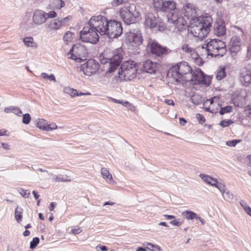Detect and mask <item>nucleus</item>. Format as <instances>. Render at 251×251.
Listing matches in <instances>:
<instances>
[{
  "label": "nucleus",
  "instance_id": "nucleus-13",
  "mask_svg": "<svg viewBox=\"0 0 251 251\" xmlns=\"http://www.w3.org/2000/svg\"><path fill=\"white\" fill-rule=\"evenodd\" d=\"M122 50L121 49H118L117 50L113 52V55L111 58H107L108 60L106 62H102L103 63L106 62L108 63L109 68L106 71L107 73L111 74L115 71V70L118 67L120 64L123 55L122 54Z\"/></svg>",
  "mask_w": 251,
  "mask_h": 251
},
{
  "label": "nucleus",
  "instance_id": "nucleus-35",
  "mask_svg": "<svg viewBox=\"0 0 251 251\" xmlns=\"http://www.w3.org/2000/svg\"><path fill=\"white\" fill-rule=\"evenodd\" d=\"M75 34L71 31H67L63 36V40L66 44H69L73 41Z\"/></svg>",
  "mask_w": 251,
  "mask_h": 251
},
{
  "label": "nucleus",
  "instance_id": "nucleus-16",
  "mask_svg": "<svg viewBox=\"0 0 251 251\" xmlns=\"http://www.w3.org/2000/svg\"><path fill=\"white\" fill-rule=\"evenodd\" d=\"M71 19V16H67L63 18L52 20L47 24V28L50 31H56L67 25Z\"/></svg>",
  "mask_w": 251,
  "mask_h": 251
},
{
  "label": "nucleus",
  "instance_id": "nucleus-7",
  "mask_svg": "<svg viewBox=\"0 0 251 251\" xmlns=\"http://www.w3.org/2000/svg\"><path fill=\"white\" fill-rule=\"evenodd\" d=\"M125 41L129 48L132 50L138 48L143 41L140 30L133 29L127 32Z\"/></svg>",
  "mask_w": 251,
  "mask_h": 251
},
{
  "label": "nucleus",
  "instance_id": "nucleus-48",
  "mask_svg": "<svg viewBox=\"0 0 251 251\" xmlns=\"http://www.w3.org/2000/svg\"><path fill=\"white\" fill-rule=\"evenodd\" d=\"M19 193L21 195L25 198H28L30 195V191L28 190L21 189L19 191Z\"/></svg>",
  "mask_w": 251,
  "mask_h": 251
},
{
  "label": "nucleus",
  "instance_id": "nucleus-26",
  "mask_svg": "<svg viewBox=\"0 0 251 251\" xmlns=\"http://www.w3.org/2000/svg\"><path fill=\"white\" fill-rule=\"evenodd\" d=\"M63 92L69 96L70 97L73 98L75 97H79L81 96H90L91 95V93L89 92L86 93H82L79 92L77 91L76 89H75L73 88H71L69 86H66L63 88Z\"/></svg>",
  "mask_w": 251,
  "mask_h": 251
},
{
  "label": "nucleus",
  "instance_id": "nucleus-2",
  "mask_svg": "<svg viewBox=\"0 0 251 251\" xmlns=\"http://www.w3.org/2000/svg\"><path fill=\"white\" fill-rule=\"evenodd\" d=\"M213 20L210 16H203L193 19L189 26V32L194 37L203 39L210 30Z\"/></svg>",
  "mask_w": 251,
  "mask_h": 251
},
{
  "label": "nucleus",
  "instance_id": "nucleus-20",
  "mask_svg": "<svg viewBox=\"0 0 251 251\" xmlns=\"http://www.w3.org/2000/svg\"><path fill=\"white\" fill-rule=\"evenodd\" d=\"M35 126L39 129L46 131H50L57 128V126L55 123H48L42 118H38L36 120Z\"/></svg>",
  "mask_w": 251,
  "mask_h": 251
},
{
  "label": "nucleus",
  "instance_id": "nucleus-3",
  "mask_svg": "<svg viewBox=\"0 0 251 251\" xmlns=\"http://www.w3.org/2000/svg\"><path fill=\"white\" fill-rule=\"evenodd\" d=\"M169 74L176 82H188L192 80V69L186 62H181L172 67Z\"/></svg>",
  "mask_w": 251,
  "mask_h": 251
},
{
  "label": "nucleus",
  "instance_id": "nucleus-11",
  "mask_svg": "<svg viewBox=\"0 0 251 251\" xmlns=\"http://www.w3.org/2000/svg\"><path fill=\"white\" fill-rule=\"evenodd\" d=\"M168 21L175 25L179 30L184 28L187 25L186 21L181 16L177 9L168 15Z\"/></svg>",
  "mask_w": 251,
  "mask_h": 251
},
{
  "label": "nucleus",
  "instance_id": "nucleus-10",
  "mask_svg": "<svg viewBox=\"0 0 251 251\" xmlns=\"http://www.w3.org/2000/svg\"><path fill=\"white\" fill-rule=\"evenodd\" d=\"M153 5L155 9L162 12H169L177 9L174 0H153Z\"/></svg>",
  "mask_w": 251,
  "mask_h": 251
},
{
  "label": "nucleus",
  "instance_id": "nucleus-59",
  "mask_svg": "<svg viewBox=\"0 0 251 251\" xmlns=\"http://www.w3.org/2000/svg\"><path fill=\"white\" fill-rule=\"evenodd\" d=\"M7 130L5 129H0V136H8V134H7Z\"/></svg>",
  "mask_w": 251,
  "mask_h": 251
},
{
  "label": "nucleus",
  "instance_id": "nucleus-31",
  "mask_svg": "<svg viewBox=\"0 0 251 251\" xmlns=\"http://www.w3.org/2000/svg\"><path fill=\"white\" fill-rule=\"evenodd\" d=\"M199 176L205 183L212 186L215 185L217 180L216 178L206 174H201Z\"/></svg>",
  "mask_w": 251,
  "mask_h": 251
},
{
  "label": "nucleus",
  "instance_id": "nucleus-9",
  "mask_svg": "<svg viewBox=\"0 0 251 251\" xmlns=\"http://www.w3.org/2000/svg\"><path fill=\"white\" fill-rule=\"evenodd\" d=\"M90 26L83 27L80 32V38L84 42L92 44L97 43L99 39L98 33L97 30L93 27L89 23Z\"/></svg>",
  "mask_w": 251,
  "mask_h": 251
},
{
  "label": "nucleus",
  "instance_id": "nucleus-29",
  "mask_svg": "<svg viewBox=\"0 0 251 251\" xmlns=\"http://www.w3.org/2000/svg\"><path fill=\"white\" fill-rule=\"evenodd\" d=\"M181 49L189 57H191L194 60L197 56L195 50L188 44H184L182 45Z\"/></svg>",
  "mask_w": 251,
  "mask_h": 251
},
{
  "label": "nucleus",
  "instance_id": "nucleus-30",
  "mask_svg": "<svg viewBox=\"0 0 251 251\" xmlns=\"http://www.w3.org/2000/svg\"><path fill=\"white\" fill-rule=\"evenodd\" d=\"M50 176H51V180L54 182L71 181L70 177L67 175L62 174L55 175L51 173L50 174Z\"/></svg>",
  "mask_w": 251,
  "mask_h": 251
},
{
  "label": "nucleus",
  "instance_id": "nucleus-17",
  "mask_svg": "<svg viewBox=\"0 0 251 251\" xmlns=\"http://www.w3.org/2000/svg\"><path fill=\"white\" fill-rule=\"evenodd\" d=\"M192 80L190 81H195V83H201L205 85H208L210 83V77L205 75L199 68L195 69L193 73L192 72Z\"/></svg>",
  "mask_w": 251,
  "mask_h": 251
},
{
  "label": "nucleus",
  "instance_id": "nucleus-23",
  "mask_svg": "<svg viewBox=\"0 0 251 251\" xmlns=\"http://www.w3.org/2000/svg\"><path fill=\"white\" fill-rule=\"evenodd\" d=\"M46 17L45 11L36 9L33 13L32 23L35 25H41L47 21Z\"/></svg>",
  "mask_w": 251,
  "mask_h": 251
},
{
  "label": "nucleus",
  "instance_id": "nucleus-63",
  "mask_svg": "<svg viewBox=\"0 0 251 251\" xmlns=\"http://www.w3.org/2000/svg\"><path fill=\"white\" fill-rule=\"evenodd\" d=\"M234 29H235L234 31L235 32H238L239 34H240L241 35H242L243 34V30L241 28H240L239 27L235 26H234Z\"/></svg>",
  "mask_w": 251,
  "mask_h": 251
},
{
  "label": "nucleus",
  "instance_id": "nucleus-12",
  "mask_svg": "<svg viewBox=\"0 0 251 251\" xmlns=\"http://www.w3.org/2000/svg\"><path fill=\"white\" fill-rule=\"evenodd\" d=\"M145 25L150 28H157L162 31L165 28V25L162 20L151 13H148L145 16Z\"/></svg>",
  "mask_w": 251,
  "mask_h": 251
},
{
  "label": "nucleus",
  "instance_id": "nucleus-4",
  "mask_svg": "<svg viewBox=\"0 0 251 251\" xmlns=\"http://www.w3.org/2000/svg\"><path fill=\"white\" fill-rule=\"evenodd\" d=\"M137 66L133 61H125L119 69L118 75L115 76L117 82L130 81L134 79L137 75Z\"/></svg>",
  "mask_w": 251,
  "mask_h": 251
},
{
  "label": "nucleus",
  "instance_id": "nucleus-53",
  "mask_svg": "<svg viewBox=\"0 0 251 251\" xmlns=\"http://www.w3.org/2000/svg\"><path fill=\"white\" fill-rule=\"evenodd\" d=\"M192 102L195 104H198L201 101V98L198 95H194L191 98Z\"/></svg>",
  "mask_w": 251,
  "mask_h": 251
},
{
  "label": "nucleus",
  "instance_id": "nucleus-40",
  "mask_svg": "<svg viewBox=\"0 0 251 251\" xmlns=\"http://www.w3.org/2000/svg\"><path fill=\"white\" fill-rule=\"evenodd\" d=\"M222 195L225 201H229L232 199L233 194L230 191L226 189L224 192L222 194Z\"/></svg>",
  "mask_w": 251,
  "mask_h": 251
},
{
  "label": "nucleus",
  "instance_id": "nucleus-43",
  "mask_svg": "<svg viewBox=\"0 0 251 251\" xmlns=\"http://www.w3.org/2000/svg\"><path fill=\"white\" fill-rule=\"evenodd\" d=\"M31 118L29 114L25 113L23 115L22 122L23 124L28 125L31 121Z\"/></svg>",
  "mask_w": 251,
  "mask_h": 251
},
{
  "label": "nucleus",
  "instance_id": "nucleus-28",
  "mask_svg": "<svg viewBox=\"0 0 251 251\" xmlns=\"http://www.w3.org/2000/svg\"><path fill=\"white\" fill-rule=\"evenodd\" d=\"M181 215L185 219L187 220H199L201 222L202 225L204 224L203 220L200 216H199L198 214H197L196 213L193 211L189 210H185L182 212Z\"/></svg>",
  "mask_w": 251,
  "mask_h": 251
},
{
  "label": "nucleus",
  "instance_id": "nucleus-49",
  "mask_svg": "<svg viewBox=\"0 0 251 251\" xmlns=\"http://www.w3.org/2000/svg\"><path fill=\"white\" fill-rule=\"evenodd\" d=\"M123 105L132 111L135 110V107L132 103L127 101L124 102Z\"/></svg>",
  "mask_w": 251,
  "mask_h": 251
},
{
  "label": "nucleus",
  "instance_id": "nucleus-37",
  "mask_svg": "<svg viewBox=\"0 0 251 251\" xmlns=\"http://www.w3.org/2000/svg\"><path fill=\"white\" fill-rule=\"evenodd\" d=\"M54 9H60L65 5V2L62 0H54L52 2Z\"/></svg>",
  "mask_w": 251,
  "mask_h": 251
},
{
  "label": "nucleus",
  "instance_id": "nucleus-44",
  "mask_svg": "<svg viewBox=\"0 0 251 251\" xmlns=\"http://www.w3.org/2000/svg\"><path fill=\"white\" fill-rule=\"evenodd\" d=\"M232 107L231 106H226L225 107H221L220 108V113L223 115L226 113L230 112L232 111Z\"/></svg>",
  "mask_w": 251,
  "mask_h": 251
},
{
  "label": "nucleus",
  "instance_id": "nucleus-6",
  "mask_svg": "<svg viewBox=\"0 0 251 251\" xmlns=\"http://www.w3.org/2000/svg\"><path fill=\"white\" fill-rule=\"evenodd\" d=\"M88 54V50L83 44L76 43L68 53V56L70 59L80 62L87 57Z\"/></svg>",
  "mask_w": 251,
  "mask_h": 251
},
{
  "label": "nucleus",
  "instance_id": "nucleus-42",
  "mask_svg": "<svg viewBox=\"0 0 251 251\" xmlns=\"http://www.w3.org/2000/svg\"><path fill=\"white\" fill-rule=\"evenodd\" d=\"M129 0H113L111 1V4L113 7H117L126 3Z\"/></svg>",
  "mask_w": 251,
  "mask_h": 251
},
{
  "label": "nucleus",
  "instance_id": "nucleus-51",
  "mask_svg": "<svg viewBox=\"0 0 251 251\" xmlns=\"http://www.w3.org/2000/svg\"><path fill=\"white\" fill-rule=\"evenodd\" d=\"M233 123V121L231 120H223L221 122V123H220L219 125L221 126H222V127H227V126H229V125L232 124Z\"/></svg>",
  "mask_w": 251,
  "mask_h": 251
},
{
  "label": "nucleus",
  "instance_id": "nucleus-64",
  "mask_svg": "<svg viewBox=\"0 0 251 251\" xmlns=\"http://www.w3.org/2000/svg\"><path fill=\"white\" fill-rule=\"evenodd\" d=\"M164 102L168 105H174L175 103L172 100H165Z\"/></svg>",
  "mask_w": 251,
  "mask_h": 251
},
{
  "label": "nucleus",
  "instance_id": "nucleus-38",
  "mask_svg": "<svg viewBox=\"0 0 251 251\" xmlns=\"http://www.w3.org/2000/svg\"><path fill=\"white\" fill-rule=\"evenodd\" d=\"M240 204L242 208L244 209L245 212L251 217V208L247 203V202L244 201H241Z\"/></svg>",
  "mask_w": 251,
  "mask_h": 251
},
{
  "label": "nucleus",
  "instance_id": "nucleus-50",
  "mask_svg": "<svg viewBox=\"0 0 251 251\" xmlns=\"http://www.w3.org/2000/svg\"><path fill=\"white\" fill-rule=\"evenodd\" d=\"M241 142L240 140H232L226 142V145L229 147H235L238 143Z\"/></svg>",
  "mask_w": 251,
  "mask_h": 251
},
{
  "label": "nucleus",
  "instance_id": "nucleus-24",
  "mask_svg": "<svg viewBox=\"0 0 251 251\" xmlns=\"http://www.w3.org/2000/svg\"><path fill=\"white\" fill-rule=\"evenodd\" d=\"M160 65L150 60H147L143 63V70L151 74H155L159 69Z\"/></svg>",
  "mask_w": 251,
  "mask_h": 251
},
{
  "label": "nucleus",
  "instance_id": "nucleus-41",
  "mask_svg": "<svg viewBox=\"0 0 251 251\" xmlns=\"http://www.w3.org/2000/svg\"><path fill=\"white\" fill-rule=\"evenodd\" d=\"M213 186L217 188L221 194L224 192V191L227 189L224 183L218 182V180H217L215 185H214Z\"/></svg>",
  "mask_w": 251,
  "mask_h": 251
},
{
  "label": "nucleus",
  "instance_id": "nucleus-47",
  "mask_svg": "<svg viewBox=\"0 0 251 251\" xmlns=\"http://www.w3.org/2000/svg\"><path fill=\"white\" fill-rule=\"evenodd\" d=\"M82 232V229L78 226H73L72 228L70 233L73 234H78Z\"/></svg>",
  "mask_w": 251,
  "mask_h": 251
},
{
  "label": "nucleus",
  "instance_id": "nucleus-19",
  "mask_svg": "<svg viewBox=\"0 0 251 251\" xmlns=\"http://www.w3.org/2000/svg\"><path fill=\"white\" fill-rule=\"evenodd\" d=\"M219 97H214L211 99L205 100L203 102V106L207 111L211 113H217L221 107Z\"/></svg>",
  "mask_w": 251,
  "mask_h": 251
},
{
  "label": "nucleus",
  "instance_id": "nucleus-57",
  "mask_svg": "<svg viewBox=\"0 0 251 251\" xmlns=\"http://www.w3.org/2000/svg\"><path fill=\"white\" fill-rule=\"evenodd\" d=\"M14 106L6 107L4 109V112L6 113H13Z\"/></svg>",
  "mask_w": 251,
  "mask_h": 251
},
{
  "label": "nucleus",
  "instance_id": "nucleus-15",
  "mask_svg": "<svg viewBox=\"0 0 251 251\" xmlns=\"http://www.w3.org/2000/svg\"><path fill=\"white\" fill-rule=\"evenodd\" d=\"M148 48L152 54L159 57L167 54L169 52L167 48L162 46L154 40H149Z\"/></svg>",
  "mask_w": 251,
  "mask_h": 251
},
{
  "label": "nucleus",
  "instance_id": "nucleus-62",
  "mask_svg": "<svg viewBox=\"0 0 251 251\" xmlns=\"http://www.w3.org/2000/svg\"><path fill=\"white\" fill-rule=\"evenodd\" d=\"M55 206H56L55 203H54L53 202H51L49 207V210L50 211H52L54 209Z\"/></svg>",
  "mask_w": 251,
  "mask_h": 251
},
{
  "label": "nucleus",
  "instance_id": "nucleus-8",
  "mask_svg": "<svg viewBox=\"0 0 251 251\" xmlns=\"http://www.w3.org/2000/svg\"><path fill=\"white\" fill-rule=\"evenodd\" d=\"M211 56H223L226 52V44L218 39H212L207 43Z\"/></svg>",
  "mask_w": 251,
  "mask_h": 251
},
{
  "label": "nucleus",
  "instance_id": "nucleus-14",
  "mask_svg": "<svg viewBox=\"0 0 251 251\" xmlns=\"http://www.w3.org/2000/svg\"><path fill=\"white\" fill-rule=\"evenodd\" d=\"M100 69V65L98 61L89 59L80 66V70L87 76H91L97 73Z\"/></svg>",
  "mask_w": 251,
  "mask_h": 251
},
{
  "label": "nucleus",
  "instance_id": "nucleus-45",
  "mask_svg": "<svg viewBox=\"0 0 251 251\" xmlns=\"http://www.w3.org/2000/svg\"><path fill=\"white\" fill-rule=\"evenodd\" d=\"M39 243V239L38 237H34L30 243V248L33 249L36 248Z\"/></svg>",
  "mask_w": 251,
  "mask_h": 251
},
{
  "label": "nucleus",
  "instance_id": "nucleus-22",
  "mask_svg": "<svg viewBox=\"0 0 251 251\" xmlns=\"http://www.w3.org/2000/svg\"><path fill=\"white\" fill-rule=\"evenodd\" d=\"M181 12L187 18H193L196 15V7L192 3H185L181 8Z\"/></svg>",
  "mask_w": 251,
  "mask_h": 251
},
{
  "label": "nucleus",
  "instance_id": "nucleus-55",
  "mask_svg": "<svg viewBox=\"0 0 251 251\" xmlns=\"http://www.w3.org/2000/svg\"><path fill=\"white\" fill-rule=\"evenodd\" d=\"M245 113L247 116L251 120V104L246 107Z\"/></svg>",
  "mask_w": 251,
  "mask_h": 251
},
{
  "label": "nucleus",
  "instance_id": "nucleus-36",
  "mask_svg": "<svg viewBox=\"0 0 251 251\" xmlns=\"http://www.w3.org/2000/svg\"><path fill=\"white\" fill-rule=\"evenodd\" d=\"M40 77L45 80H48L50 81L56 82V78L53 74L48 75L46 73H42Z\"/></svg>",
  "mask_w": 251,
  "mask_h": 251
},
{
  "label": "nucleus",
  "instance_id": "nucleus-56",
  "mask_svg": "<svg viewBox=\"0 0 251 251\" xmlns=\"http://www.w3.org/2000/svg\"><path fill=\"white\" fill-rule=\"evenodd\" d=\"M196 117H197V119L198 120L199 123L201 124H203L205 121V120L204 117L202 115H201V114H197L196 115Z\"/></svg>",
  "mask_w": 251,
  "mask_h": 251
},
{
  "label": "nucleus",
  "instance_id": "nucleus-39",
  "mask_svg": "<svg viewBox=\"0 0 251 251\" xmlns=\"http://www.w3.org/2000/svg\"><path fill=\"white\" fill-rule=\"evenodd\" d=\"M226 75L225 73V68L222 67L219 68L218 70L217 75H216V78L219 80H222L223 79Z\"/></svg>",
  "mask_w": 251,
  "mask_h": 251
},
{
  "label": "nucleus",
  "instance_id": "nucleus-1",
  "mask_svg": "<svg viewBox=\"0 0 251 251\" xmlns=\"http://www.w3.org/2000/svg\"><path fill=\"white\" fill-rule=\"evenodd\" d=\"M90 25L101 35H106L111 39L118 38L123 33L121 23L115 20H107L103 16L92 17L89 20Z\"/></svg>",
  "mask_w": 251,
  "mask_h": 251
},
{
  "label": "nucleus",
  "instance_id": "nucleus-60",
  "mask_svg": "<svg viewBox=\"0 0 251 251\" xmlns=\"http://www.w3.org/2000/svg\"><path fill=\"white\" fill-rule=\"evenodd\" d=\"M148 249L151 251H162L160 247L157 245H156L153 249L148 248Z\"/></svg>",
  "mask_w": 251,
  "mask_h": 251
},
{
  "label": "nucleus",
  "instance_id": "nucleus-32",
  "mask_svg": "<svg viewBox=\"0 0 251 251\" xmlns=\"http://www.w3.org/2000/svg\"><path fill=\"white\" fill-rule=\"evenodd\" d=\"M24 45L28 48H31L33 49L37 48V45L36 42L34 41V39L32 37H26L23 39Z\"/></svg>",
  "mask_w": 251,
  "mask_h": 251
},
{
  "label": "nucleus",
  "instance_id": "nucleus-54",
  "mask_svg": "<svg viewBox=\"0 0 251 251\" xmlns=\"http://www.w3.org/2000/svg\"><path fill=\"white\" fill-rule=\"evenodd\" d=\"M13 113L19 117H21L23 112L21 108L17 106H14Z\"/></svg>",
  "mask_w": 251,
  "mask_h": 251
},
{
  "label": "nucleus",
  "instance_id": "nucleus-25",
  "mask_svg": "<svg viewBox=\"0 0 251 251\" xmlns=\"http://www.w3.org/2000/svg\"><path fill=\"white\" fill-rule=\"evenodd\" d=\"M242 45V41L238 36H233L231 38L229 43V50L230 52L235 54L237 53L240 50Z\"/></svg>",
  "mask_w": 251,
  "mask_h": 251
},
{
  "label": "nucleus",
  "instance_id": "nucleus-21",
  "mask_svg": "<svg viewBox=\"0 0 251 251\" xmlns=\"http://www.w3.org/2000/svg\"><path fill=\"white\" fill-rule=\"evenodd\" d=\"M197 54V56L194 59L195 62L198 65H201L205 61L208 55H210V51L208 50V48L204 47L203 46L198 48V51L196 52Z\"/></svg>",
  "mask_w": 251,
  "mask_h": 251
},
{
  "label": "nucleus",
  "instance_id": "nucleus-34",
  "mask_svg": "<svg viewBox=\"0 0 251 251\" xmlns=\"http://www.w3.org/2000/svg\"><path fill=\"white\" fill-rule=\"evenodd\" d=\"M23 212V209L19 206H17L15 210V218L16 221L20 223L22 220V213Z\"/></svg>",
  "mask_w": 251,
  "mask_h": 251
},
{
  "label": "nucleus",
  "instance_id": "nucleus-61",
  "mask_svg": "<svg viewBox=\"0 0 251 251\" xmlns=\"http://www.w3.org/2000/svg\"><path fill=\"white\" fill-rule=\"evenodd\" d=\"M1 147L3 149L6 150H9L10 149V146L6 143H1Z\"/></svg>",
  "mask_w": 251,
  "mask_h": 251
},
{
  "label": "nucleus",
  "instance_id": "nucleus-58",
  "mask_svg": "<svg viewBox=\"0 0 251 251\" xmlns=\"http://www.w3.org/2000/svg\"><path fill=\"white\" fill-rule=\"evenodd\" d=\"M170 224L172 225L176 226H180L182 222H180L179 220H174L170 222Z\"/></svg>",
  "mask_w": 251,
  "mask_h": 251
},
{
  "label": "nucleus",
  "instance_id": "nucleus-5",
  "mask_svg": "<svg viewBox=\"0 0 251 251\" xmlns=\"http://www.w3.org/2000/svg\"><path fill=\"white\" fill-rule=\"evenodd\" d=\"M119 13L121 19L127 25L135 23L141 15L140 6L134 3L121 7Z\"/></svg>",
  "mask_w": 251,
  "mask_h": 251
},
{
  "label": "nucleus",
  "instance_id": "nucleus-33",
  "mask_svg": "<svg viewBox=\"0 0 251 251\" xmlns=\"http://www.w3.org/2000/svg\"><path fill=\"white\" fill-rule=\"evenodd\" d=\"M226 29L224 23L218 24L215 29V34L219 36H224L226 34Z\"/></svg>",
  "mask_w": 251,
  "mask_h": 251
},
{
  "label": "nucleus",
  "instance_id": "nucleus-52",
  "mask_svg": "<svg viewBox=\"0 0 251 251\" xmlns=\"http://www.w3.org/2000/svg\"><path fill=\"white\" fill-rule=\"evenodd\" d=\"M96 251H107L108 250V247L101 244H98L95 247Z\"/></svg>",
  "mask_w": 251,
  "mask_h": 251
},
{
  "label": "nucleus",
  "instance_id": "nucleus-18",
  "mask_svg": "<svg viewBox=\"0 0 251 251\" xmlns=\"http://www.w3.org/2000/svg\"><path fill=\"white\" fill-rule=\"evenodd\" d=\"M239 81L242 85L248 87L251 85V66L248 65L240 70Z\"/></svg>",
  "mask_w": 251,
  "mask_h": 251
},
{
  "label": "nucleus",
  "instance_id": "nucleus-27",
  "mask_svg": "<svg viewBox=\"0 0 251 251\" xmlns=\"http://www.w3.org/2000/svg\"><path fill=\"white\" fill-rule=\"evenodd\" d=\"M100 174L102 178L107 183L110 185H114L116 183L111 173L107 168L105 167L101 168L100 169Z\"/></svg>",
  "mask_w": 251,
  "mask_h": 251
},
{
  "label": "nucleus",
  "instance_id": "nucleus-46",
  "mask_svg": "<svg viewBox=\"0 0 251 251\" xmlns=\"http://www.w3.org/2000/svg\"><path fill=\"white\" fill-rule=\"evenodd\" d=\"M45 15H46V20H47V19H49V18H50V19L54 18L56 17L57 16L56 12L53 10L50 11L49 12H48V13L45 12Z\"/></svg>",
  "mask_w": 251,
  "mask_h": 251
}]
</instances>
